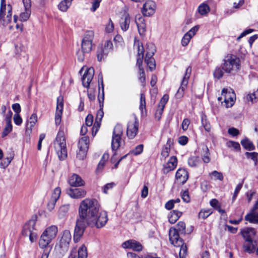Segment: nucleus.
<instances>
[{
	"label": "nucleus",
	"mask_w": 258,
	"mask_h": 258,
	"mask_svg": "<svg viewBox=\"0 0 258 258\" xmlns=\"http://www.w3.org/2000/svg\"><path fill=\"white\" fill-rule=\"evenodd\" d=\"M102 0H91V7L90 10L92 12H95L100 7V5Z\"/></svg>",
	"instance_id": "de8ad7c7"
},
{
	"label": "nucleus",
	"mask_w": 258,
	"mask_h": 258,
	"mask_svg": "<svg viewBox=\"0 0 258 258\" xmlns=\"http://www.w3.org/2000/svg\"><path fill=\"white\" fill-rule=\"evenodd\" d=\"M36 217H34L27 222L23 226L22 231V235L28 236V234L34 232L35 230V225L36 223Z\"/></svg>",
	"instance_id": "a211bd4d"
},
{
	"label": "nucleus",
	"mask_w": 258,
	"mask_h": 258,
	"mask_svg": "<svg viewBox=\"0 0 258 258\" xmlns=\"http://www.w3.org/2000/svg\"><path fill=\"white\" fill-rule=\"evenodd\" d=\"M136 23L140 35L144 36L146 31L144 18L140 15L136 17Z\"/></svg>",
	"instance_id": "393cba45"
},
{
	"label": "nucleus",
	"mask_w": 258,
	"mask_h": 258,
	"mask_svg": "<svg viewBox=\"0 0 258 258\" xmlns=\"http://www.w3.org/2000/svg\"><path fill=\"white\" fill-rule=\"evenodd\" d=\"M122 130H114L112 133L111 141V149L114 151L113 155L111 159L112 163H115L116 158V150L120 147L121 141L122 140Z\"/></svg>",
	"instance_id": "6e6552de"
},
{
	"label": "nucleus",
	"mask_w": 258,
	"mask_h": 258,
	"mask_svg": "<svg viewBox=\"0 0 258 258\" xmlns=\"http://www.w3.org/2000/svg\"><path fill=\"white\" fill-rule=\"evenodd\" d=\"M139 79L140 81L144 84L145 82L146 77L145 73L144 70L143 68H140V74H139Z\"/></svg>",
	"instance_id": "69168bd1"
},
{
	"label": "nucleus",
	"mask_w": 258,
	"mask_h": 258,
	"mask_svg": "<svg viewBox=\"0 0 258 258\" xmlns=\"http://www.w3.org/2000/svg\"><path fill=\"white\" fill-rule=\"evenodd\" d=\"M176 229L177 231H180L181 233H184L185 229V223L182 221H179L177 224V229Z\"/></svg>",
	"instance_id": "e2e57ef3"
},
{
	"label": "nucleus",
	"mask_w": 258,
	"mask_h": 258,
	"mask_svg": "<svg viewBox=\"0 0 258 258\" xmlns=\"http://www.w3.org/2000/svg\"><path fill=\"white\" fill-rule=\"evenodd\" d=\"M169 99V96L167 94L163 95L162 98L161 99L160 102L158 104V108L164 110L165 106Z\"/></svg>",
	"instance_id": "3c124183"
},
{
	"label": "nucleus",
	"mask_w": 258,
	"mask_h": 258,
	"mask_svg": "<svg viewBox=\"0 0 258 258\" xmlns=\"http://www.w3.org/2000/svg\"><path fill=\"white\" fill-rule=\"evenodd\" d=\"M258 99V89L254 91L253 93L247 95L246 99L248 101L251 102H255Z\"/></svg>",
	"instance_id": "c03bdc74"
},
{
	"label": "nucleus",
	"mask_w": 258,
	"mask_h": 258,
	"mask_svg": "<svg viewBox=\"0 0 258 258\" xmlns=\"http://www.w3.org/2000/svg\"><path fill=\"white\" fill-rule=\"evenodd\" d=\"M218 100L222 103H224L226 107H231L234 103L235 95L233 92H228L227 89H223L222 91L221 96L218 98Z\"/></svg>",
	"instance_id": "9b49d317"
},
{
	"label": "nucleus",
	"mask_w": 258,
	"mask_h": 258,
	"mask_svg": "<svg viewBox=\"0 0 258 258\" xmlns=\"http://www.w3.org/2000/svg\"><path fill=\"white\" fill-rule=\"evenodd\" d=\"M61 194V189L59 187H56L51 195V198L56 201L59 199Z\"/></svg>",
	"instance_id": "4d7b16f0"
},
{
	"label": "nucleus",
	"mask_w": 258,
	"mask_h": 258,
	"mask_svg": "<svg viewBox=\"0 0 258 258\" xmlns=\"http://www.w3.org/2000/svg\"><path fill=\"white\" fill-rule=\"evenodd\" d=\"M139 122L136 116H132L130 120L128 122L127 129H138Z\"/></svg>",
	"instance_id": "c9c22d12"
},
{
	"label": "nucleus",
	"mask_w": 258,
	"mask_h": 258,
	"mask_svg": "<svg viewBox=\"0 0 258 258\" xmlns=\"http://www.w3.org/2000/svg\"><path fill=\"white\" fill-rule=\"evenodd\" d=\"M99 209L100 205L96 199L86 198L80 204L78 218L96 225L97 228H101L106 224L108 216L105 211L99 212Z\"/></svg>",
	"instance_id": "f257e3e1"
},
{
	"label": "nucleus",
	"mask_w": 258,
	"mask_h": 258,
	"mask_svg": "<svg viewBox=\"0 0 258 258\" xmlns=\"http://www.w3.org/2000/svg\"><path fill=\"white\" fill-rule=\"evenodd\" d=\"M94 75L93 68H87L82 78V84L85 88H88Z\"/></svg>",
	"instance_id": "f3484780"
},
{
	"label": "nucleus",
	"mask_w": 258,
	"mask_h": 258,
	"mask_svg": "<svg viewBox=\"0 0 258 258\" xmlns=\"http://www.w3.org/2000/svg\"><path fill=\"white\" fill-rule=\"evenodd\" d=\"M98 130H80V134L82 136H89L90 137L91 135L92 138H94L96 135Z\"/></svg>",
	"instance_id": "864d4df0"
},
{
	"label": "nucleus",
	"mask_w": 258,
	"mask_h": 258,
	"mask_svg": "<svg viewBox=\"0 0 258 258\" xmlns=\"http://www.w3.org/2000/svg\"><path fill=\"white\" fill-rule=\"evenodd\" d=\"M131 23V17L127 13H125L121 17L119 20V25L121 30L123 31H126L128 28Z\"/></svg>",
	"instance_id": "a878e982"
},
{
	"label": "nucleus",
	"mask_w": 258,
	"mask_h": 258,
	"mask_svg": "<svg viewBox=\"0 0 258 258\" xmlns=\"http://www.w3.org/2000/svg\"><path fill=\"white\" fill-rule=\"evenodd\" d=\"M87 248L83 245L78 250L77 258H87Z\"/></svg>",
	"instance_id": "ea45409f"
},
{
	"label": "nucleus",
	"mask_w": 258,
	"mask_h": 258,
	"mask_svg": "<svg viewBox=\"0 0 258 258\" xmlns=\"http://www.w3.org/2000/svg\"><path fill=\"white\" fill-rule=\"evenodd\" d=\"M177 165V159L176 156H171L168 162L163 166V173L165 174L174 170Z\"/></svg>",
	"instance_id": "6ab92c4d"
},
{
	"label": "nucleus",
	"mask_w": 258,
	"mask_h": 258,
	"mask_svg": "<svg viewBox=\"0 0 258 258\" xmlns=\"http://www.w3.org/2000/svg\"><path fill=\"white\" fill-rule=\"evenodd\" d=\"M245 155L248 158H250L254 162V165H256L257 163V156L258 153L256 152H246Z\"/></svg>",
	"instance_id": "5fc2aeb1"
},
{
	"label": "nucleus",
	"mask_w": 258,
	"mask_h": 258,
	"mask_svg": "<svg viewBox=\"0 0 258 258\" xmlns=\"http://www.w3.org/2000/svg\"><path fill=\"white\" fill-rule=\"evenodd\" d=\"M37 121V115L36 113H33L27 120L26 129L34 127Z\"/></svg>",
	"instance_id": "7c9ffc66"
},
{
	"label": "nucleus",
	"mask_w": 258,
	"mask_h": 258,
	"mask_svg": "<svg viewBox=\"0 0 258 258\" xmlns=\"http://www.w3.org/2000/svg\"><path fill=\"white\" fill-rule=\"evenodd\" d=\"M113 48V44L110 40L105 41L104 45H99L97 50V57L98 61L103 60Z\"/></svg>",
	"instance_id": "f8f14e48"
},
{
	"label": "nucleus",
	"mask_w": 258,
	"mask_h": 258,
	"mask_svg": "<svg viewBox=\"0 0 258 258\" xmlns=\"http://www.w3.org/2000/svg\"><path fill=\"white\" fill-rule=\"evenodd\" d=\"M73 0H62L57 6L59 10L62 12H66L71 7Z\"/></svg>",
	"instance_id": "c756f323"
},
{
	"label": "nucleus",
	"mask_w": 258,
	"mask_h": 258,
	"mask_svg": "<svg viewBox=\"0 0 258 258\" xmlns=\"http://www.w3.org/2000/svg\"><path fill=\"white\" fill-rule=\"evenodd\" d=\"M212 213L213 211L211 209H203L200 212L199 217V218L205 219L212 214Z\"/></svg>",
	"instance_id": "a18cd8bd"
},
{
	"label": "nucleus",
	"mask_w": 258,
	"mask_h": 258,
	"mask_svg": "<svg viewBox=\"0 0 258 258\" xmlns=\"http://www.w3.org/2000/svg\"><path fill=\"white\" fill-rule=\"evenodd\" d=\"M191 72V68L190 67H188L186 70L184 76L182 79L180 87H179V88L178 89L176 92V98L180 99L183 97L184 90L186 88V86L188 84V79L190 77Z\"/></svg>",
	"instance_id": "4468645a"
},
{
	"label": "nucleus",
	"mask_w": 258,
	"mask_h": 258,
	"mask_svg": "<svg viewBox=\"0 0 258 258\" xmlns=\"http://www.w3.org/2000/svg\"><path fill=\"white\" fill-rule=\"evenodd\" d=\"M94 37V33L93 31H87L84 34L82 41V51L83 53H89L92 48V42Z\"/></svg>",
	"instance_id": "9d476101"
},
{
	"label": "nucleus",
	"mask_w": 258,
	"mask_h": 258,
	"mask_svg": "<svg viewBox=\"0 0 258 258\" xmlns=\"http://www.w3.org/2000/svg\"><path fill=\"white\" fill-rule=\"evenodd\" d=\"M69 183L71 186L78 187L83 186L85 182L79 175L73 174L69 178Z\"/></svg>",
	"instance_id": "b1692460"
},
{
	"label": "nucleus",
	"mask_w": 258,
	"mask_h": 258,
	"mask_svg": "<svg viewBox=\"0 0 258 258\" xmlns=\"http://www.w3.org/2000/svg\"><path fill=\"white\" fill-rule=\"evenodd\" d=\"M145 61L148 65L151 71H153L156 67L155 61L152 57L145 56Z\"/></svg>",
	"instance_id": "a19ab883"
},
{
	"label": "nucleus",
	"mask_w": 258,
	"mask_h": 258,
	"mask_svg": "<svg viewBox=\"0 0 258 258\" xmlns=\"http://www.w3.org/2000/svg\"><path fill=\"white\" fill-rule=\"evenodd\" d=\"M147 51L146 56H147V57H152L156 51L155 46L152 43L148 44L147 45Z\"/></svg>",
	"instance_id": "79ce46f5"
},
{
	"label": "nucleus",
	"mask_w": 258,
	"mask_h": 258,
	"mask_svg": "<svg viewBox=\"0 0 258 258\" xmlns=\"http://www.w3.org/2000/svg\"><path fill=\"white\" fill-rule=\"evenodd\" d=\"M181 215L182 213L181 212L173 210L171 212V214L169 216V222L171 224L175 223Z\"/></svg>",
	"instance_id": "473e14b6"
},
{
	"label": "nucleus",
	"mask_w": 258,
	"mask_h": 258,
	"mask_svg": "<svg viewBox=\"0 0 258 258\" xmlns=\"http://www.w3.org/2000/svg\"><path fill=\"white\" fill-rule=\"evenodd\" d=\"M122 247L125 249H132L133 250L140 251L143 249L142 245L134 239H130L122 243Z\"/></svg>",
	"instance_id": "aec40b11"
},
{
	"label": "nucleus",
	"mask_w": 258,
	"mask_h": 258,
	"mask_svg": "<svg viewBox=\"0 0 258 258\" xmlns=\"http://www.w3.org/2000/svg\"><path fill=\"white\" fill-rule=\"evenodd\" d=\"M210 11L209 6L206 4H202L198 7V12L201 15H207Z\"/></svg>",
	"instance_id": "58836bf2"
},
{
	"label": "nucleus",
	"mask_w": 258,
	"mask_h": 258,
	"mask_svg": "<svg viewBox=\"0 0 258 258\" xmlns=\"http://www.w3.org/2000/svg\"><path fill=\"white\" fill-rule=\"evenodd\" d=\"M224 70L222 68V66H221V68L217 67L213 73L214 77L217 79H220L224 75Z\"/></svg>",
	"instance_id": "49530a36"
},
{
	"label": "nucleus",
	"mask_w": 258,
	"mask_h": 258,
	"mask_svg": "<svg viewBox=\"0 0 258 258\" xmlns=\"http://www.w3.org/2000/svg\"><path fill=\"white\" fill-rule=\"evenodd\" d=\"M63 108V97L60 95L57 98V104L55 115V123L56 125H59L61 122Z\"/></svg>",
	"instance_id": "2eb2a0df"
},
{
	"label": "nucleus",
	"mask_w": 258,
	"mask_h": 258,
	"mask_svg": "<svg viewBox=\"0 0 258 258\" xmlns=\"http://www.w3.org/2000/svg\"><path fill=\"white\" fill-rule=\"evenodd\" d=\"M188 164L190 167H196L199 164V160L196 157H191L188 160Z\"/></svg>",
	"instance_id": "bf43d9fd"
},
{
	"label": "nucleus",
	"mask_w": 258,
	"mask_h": 258,
	"mask_svg": "<svg viewBox=\"0 0 258 258\" xmlns=\"http://www.w3.org/2000/svg\"><path fill=\"white\" fill-rule=\"evenodd\" d=\"M199 28L198 26H196L191 28L184 34L181 40V44L183 46L188 45L191 38L196 34Z\"/></svg>",
	"instance_id": "5701e85b"
},
{
	"label": "nucleus",
	"mask_w": 258,
	"mask_h": 258,
	"mask_svg": "<svg viewBox=\"0 0 258 258\" xmlns=\"http://www.w3.org/2000/svg\"><path fill=\"white\" fill-rule=\"evenodd\" d=\"M31 15L30 9H25V11L22 12L20 16V20L21 21H27Z\"/></svg>",
	"instance_id": "37998d69"
},
{
	"label": "nucleus",
	"mask_w": 258,
	"mask_h": 258,
	"mask_svg": "<svg viewBox=\"0 0 258 258\" xmlns=\"http://www.w3.org/2000/svg\"><path fill=\"white\" fill-rule=\"evenodd\" d=\"M241 144L243 147L246 150L251 151L255 149L254 146L252 143L248 139H244L241 141Z\"/></svg>",
	"instance_id": "4c0bfd02"
},
{
	"label": "nucleus",
	"mask_w": 258,
	"mask_h": 258,
	"mask_svg": "<svg viewBox=\"0 0 258 258\" xmlns=\"http://www.w3.org/2000/svg\"><path fill=\"white\" fill-rule=\"evenodd\" d=\"M93 115H91V114H88L86 116V119H85L86 124L88 126H90L92 125V124L93 123Z\"/></svg>",
	"instance_id": "774afa93"
},
{
	"label": "nucleus",
	"mask_w": 258,
	"mask_h": 258,
	"mask_svg": "<svg viewBox=\"0 0 258 258\" xmlns=\"http://www.w3.org/2000/svg\"><path fill=\"white\" fill-rule=\"evenodd\" d=\"M143 147L144 146L142 144L138 145L134 150L131 151V153L136 156L140 155L143 152Z\"/></svg>",
	"instance_id": "6e6d98bb"
},
{
	"label": "nucleus",
	"mask_w": 258,
	"mask_h": 258,
	"mask_svg": "<svg viewBox=\"0 0 258 258\" xmlns=\"http://www.w3.org/2000/svg\"><path fill=\"white\" fill-rule=\"evenodd\" d=\"M55 151L60 160H64L67 157V150L66 142V133L63 130H59L53 143Z\"/></svg>",
	"instance_id": "f03ea898"
},
{
	"label": "nucleus",
	"mask_w": 258,
	"mask_h": 258,
	"mask_svg": "<svg viewBox=\"0 0 258 258\" xmlns=\"http://www.w3.org/2000/svg\"><path fill=\"white\" fill-rule=\"evenodd\" d=\"M245 220L251 223L258 224V212L251 210L249 213L245 216Z\"/></svg>",
	"instance_id": "c85d7f7f"
},
{
	"label": "nucleus",
	"mask_w": 258,
	"mask_h": 258,
	"mask_svg": "<svg viewBox=\"0 0 258 258\" xmlns=\"http://www.w3.org/2000/svg\"><path fill=\"white\" fill-rule=\"evenodd\" d=\"M241 233L245 240H252V237L255 234V230L253 228H246L242 229Z\"/></svg>",
	"instance_id": "cd10ccee"
},
{
	"label": "nucleus",
	"mask_w": 258,
	"mask_h": 258,
	"mask_svg": "<svg viewBox=\"0 0 258 258\" xmlns=\"http://www.w3.org/2000/svg\"><path fill=\"white\" fill-rule=\"evenodd\" d=\"M78 142V150L77 152V158L79 160H84L86 157L89 146V137L83 136Z\"/></svg>",
	"instance_id": "1a4fd4ad"
},
{
	"label": "nucleus",
	"mask_w": 258,
	"mask_h": 258,
	"mask_svg": "<svg viewBox=\"0 0 258 258\" xmlns=\"http://www.w3.org/2000/svg\"><path fill=\"white\" fill-rule=\"evenodd\" d=\"M56 200L50 198L47 204V209L49 211H52L55 207Z\"/></svg>",
	"instance_id": "0e129e2a"
},
{
	"label": "nucleus",
	"mask_w": 258,
	"mask_h": 258,
	"mask_svg": "<svg viewBox=\"0 0 258 258\" xmlns=\"http://www.w3.org/2000/svg\"><path fill=\"white\" fill-rule=\"evenodd\" d=\"M243 247L244 250L248 253L253 252L255 249V245L252 240H245Z\"/></svg>",
	"instance_id": "72a5a7b5"
},
{
	"label": "nucleus",
	"mask_w": 258,
	"mask_h": 258,
	"mask_svg": "<svg viewBox=\"0 0 258 258\" xmlns=\"http://www.w3.org/2000/svg\"><path fill=\"white\" fill-rule=\"evenodd\" d=\"M169 99V96L167 94L163 95L162 98L161 99L160 102L158 104V108L164 110L165 106Z\"/></svg>",
	"instance_id": "8fccbe9b"
},
{
	"label": "nucleus",
	"mask_w": 258,
	"mask_h": 258,
	"mask_svg": "<svg viewBox=\"0 0 258 258\" xmlns=\"http://www.w3.org/2000/svg\"><path fill=\"white\" fill-rule=\"evenodd\" d=\"M87 226L92 228L96 227V225L77 218L74 235V240L75 242H78L80 240Z\"/></svg>",
	"instance_id": "423d86ee"
},
{
	"label": "nucleus",
	"mask_w": 258,
	"mask_h": 258,
	"mask_svg": "<svg viewBox=\"0 0 258 258\" xmlns=\"http://www.w3.org/2000/svg\"><path fill=\"white\" fill-rule=\"evenodd\" d=\"M201 122L202 126L204 127V129H210V124L209 121L207 120L206 116H202L201 117Z\"/></svg>",
	"instance_id": "052dcab7"
},
{
	"label": "nucleus",
	"mask_w": 258,
	"mask_h": 258,
	"mask_svg": "<svg viewBox=\"0 0 258 258\" xmlns=\"http://www.w3.org/2000/svg\"><path fill=\"white\" fill-rule=\"evenodd\" d=\"M14 154L13 152L10 153L9 155L5 158L1 162V168L5 169L8 167L14 158Z\"/></svg>",
	"instance_id": "2f4dec72"
},
{
	"label": "nucleus",
	"mask_w": 258,
	"mask_h": 258,
	"mask_svg": "<svg viewBox=\"0 0 258 258\" xmlns=\"http://www.w3.org/2000/svg\"><path fill=\"white\" fill-rule=\"evenodd\" d=\"M13 119L15 123L17 125H20L22 122V119L19 114H15Z\"/></svg>",
	"instance_id": "338daca9"
},
{
	"label": "nucleus",
	"mask_w": 258,
	"mask_h": 258,
	"mask_svg": "<svg viewBox=\"0 0 258 258\" xmlns=\"http://www.w3.org/2000/svg\"><path fill=\"white\" fill-rule=\"evenodd\" d=\"M210 175L211 176L212 178L213 177L214 179L215 180H219L220 181H222L224 178L223 174L221 172H218L216 170H214L213 172H212L210 174Z\"/></svg>",
	"instance_id": "09e8293b"
},
{
	"label": "nucleus",
	"mask_w": 258,
	"mask_h": 258,
	"mask_svg": "<svg viewBox=\"0 0 258 258\" xmlns=\"http://www.w3.org/2000/svg\"><path fill=\"white\" fill-rule=\"evenodd\" d=\"M99 94L98 100L99 103L100 109L96 113V120H102L104 112L103 111V102L104 99V87L103 84V77L101 74L99 75L98 78Z\"/></svg>",
	"instance_id": "0eeeda50"
},
{
	"label": "nucleus",
	"mask_w": 258,
	"mask_h": 258,
	"mask_svg": "<svg viewBox=\"0 0 258 258\" xmlns=\"http://www.w3.org/2000/svg\"><path fill=\"white\" fill-rule=\"evenodd\" d=\"M67 194L73 199H82L86 195V191L83 188H70L67 191Z\"/></svg>",
	"instance_id": "4be33fe9"
},
{
	"label": "nucleus",
	"mask_w": 258,
	"mask_h": 258,
	"mask_svg": "<svg viewBox=\"0 0 258 258\" xmlns=\"http://www.w3.org/2000/svg\"><path fill=\"white\" fill-rule=\"evenodd\" d=\"M114 30V24L111 20L109 19L108 24L106 25L105 31L107 33H111Z\"/></svg>",
	"instance_id": "680f3d73"
},
{
	"label": "nucleus",
	"mask_w": 258,
	"mask_h": 258,
	"mask_svg": "<svg viewBox=\"0 0 258 258\" xmlns=\"http://www.w3.org/2000/svg\"><path fill=\"white\" fill-rule=\"evenodd\" d=\"M188 171L184 168H179L175 174V180L177 183L184 184L188 179Z\"/></svg>",
	"instance_id": "412c9836"
},
{
	"label": "nucleus",
	"mask_w": 258,
	"mask_h": 258,
	"mask_svg": "<svg viewBox=\"0 0 258 258\" xmlns=\"http://www.w3.org/2000/svg\"><path fill=\"white\" fill-rule=\"evenodd\" d=\"M173 144V142L171 139H168L166 144L163 147L161 152V159L165 160L167 158L170 152V147Z\"/></svg>",
	"instance_id": "bb28decb"
},
{
	"label": "nucleus",
	"mask_w": 258,
	"mask_h": 258,
	"mask_svg": "<svg viewBox=\"0 0 258 258\" xmlns=\"http://www.w3.org/2000/svg\"><path fill=\"white\" fill-rule=\"evenodd\" d=\"M222 66L225 73L234 74L240 70V59L236 55L228 54L224 57Z\"/></svg>",
	"instance_id": "7ed1b4c3"
},
{
	"label": "nucleus",
	"mask_w": 258,
	"mask_h": 258,
	"mask_svg": "<svg viewBox=\"0 0 258 258\" xmlns=\"http://www.w3.org/2000/svg\"><path fill=\"white\" fill-rule=\"evenodd\" d=\"M156 8V5L155 2L152 1H147L143 5L142 14L145 16H151L155 13Z\"/></svg>",
	"instance_id": "dca6fc26"
},
{
	"label": "nucleus",
	"mask_w": 258,
	"mask_h": 258,
	"mask_svg": "<svg viewBox=\"0 0 258 258\" xmlns=\"http://www.w3.org/2000/svg\"><path fill=\"white\" fill-rule=\"evenodd\" d=\"M13 115V112L11 110H9L5 116V121L6 126L4 129H12V124L11 118Z\"/></svg>",
	"instance_id": "e433bc0d"
},
{
	"label": "nucleus",
	"mask_w": 258,
	"mask_h": 258,
	"mask_svg": "<svg viewBox=\"0 0 258 258\" xmlns=\"http://www.w3.org/2000/svg\"><path fill=\"white\" fill-rule=\"evenodd\" d=\"M70 209L69 204H64L62 205L59 209L58 212V216L59 218H63L66 216Z\"/></svg>",
	"instance_id": "f704fd0d"
},
{
	"label": "nucleus",
	"mask_w": 258,
	"mask_h": 258,
	"mask_svg": "<svg viewBox=\"0 0 258 258\" xmlns=\"http://www.w3.org/2000/svg\"><path fill=\"white\" fill-rule=\"evenodd\" d=\"M146 108V101L145 96L144 94L142 93L140 95V109L142 112L143 111V109Z\"/></svg>",
	"instance_id": "13d9d810"
},
{
	"label": "nucleus",
	"mask_w": 258,
	"mask_h": 258,
	"mask_svg": "<svg viewBox=\"0 0 258 258\" xmlns=\"http://www.w3.org/2000/svg\"><path fill=\"white\" fill-rule=\"evenodd\" d=\"M169 237L170 241L172 245L180 247L179 258H185L187 254V248L182 239L179 238L178 231L174 228H170L169 231Z\"/></svg>",
	"instance_id": "39448f33"
},
{
	"label": "nucleus",
	"mask_w": 258,
	"mask_h": 258,
	"mask_svg": "<svg viewBox=\"0 0 258 258\" xmlns=\"http://www.w3.org/2000/svg\"><path fill=\"white\" fill-rule=\"evenodd\" d=\"M226 146L228 148H233L236 151L240 150V146L238 142L229 141L226 143Z\"/></svg>",
	"instance_id": "603ef678"
},
{
	"label": "nucleus",
	"mask_w": 258,
	"mask_h": 258,
	"mask_svg": "<svg viewBox=\"0 0 258 258\" xmlns=\"http://www.w3.org/2000/svg\"><path fill=\"white\" fill-rule=\"evenodd\" d=\"M57 232V227L55 225L47 227L40 237L38 242L39 247L44 249L49 247L50 243L56 237Z\"/></svg>",
	"instance_id": "20e7f679"
},
{
	"label": "nucleus",
	"mask_w": 258,
	"mask_h": 258,
	"mask_svg": "<svg viewBox=\"0 0 258 258\" xmlns=\"http://www.w3.org/2000/svg\"><path fill=\"white\" fill-rule=\"evenodd\" d=\"M71 240V234L70 231L68 230L63 231L58 245V247L61 250L60 252H64L68 250Z\"/></svg>",
	"instance_id": "ddd939ff"
}]
</instances>
